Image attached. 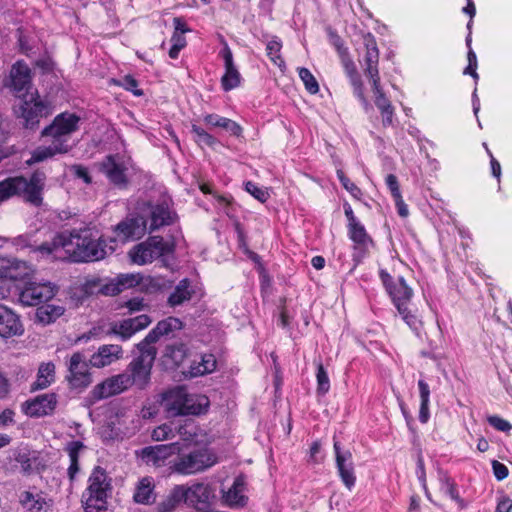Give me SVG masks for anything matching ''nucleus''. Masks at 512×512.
Masks as SVG:
<instances>
[{
  "label": "nucleus",
  "instance_id": "11",
  "mask_svg": "<svg viewBox=\"0 0 512 512\" xmlns=\"http://www.w3.org/2000/svg\"><path fill=\"white\" fill-rule=\"evenodd\" d=\"M129 381L128 373L124 372L108 377L93 387L87 397V402L93 405L102 399L121 394L131 387Z\"/></svg>",
  "mask_w": 512,
  "mask_h": 512
},
{
  "label": "nucleus",
  "instance_id": "7",
  "mask_svg": "<svg viewBox=\"0 0 512 512\" xmlns=\"http://www.w3.org/2000/svg\"><path fill=\"white\" fill-rule=\"evenodd\" d=\"M363 68V73L360 74L356 70L355 66H348L347 73L350 77L351 83L354 87V93L355 95L362 101V103L367 106L368 102L364 96L363 93V83H362V76L367 78L369 81L372 82L373 90L375 94V105L380 110V112L387 110L389 108H392V105L382 92L379 86V71L377 66H361Z\"/></svg>",
  "mask_w": 512,
  "mask_h": 512
},
{
  "label": "nucleus",
  "instance_id": "9",
  "mask_svg": "<svg viewBox=\"0 0 512 512\" xmlns=\"http://www.w3.org/2000/svg\"><path fill=\"white\" fill-rule=\"evenodd\" d=\"M171 246L160 236L149 237L146 241L134 246L129 251L131 261L137 265L151 263L155 259L169 253Z\"/></svg>",
  "mask_w": 512,
  "mask_h": 512
},
{
  "label": "nucleus",
  "instance_id": "17",
  "mask_svg": "<svg viewBox=\"0 0 512 512\" xmlns=\"http://www.w3.org/2000/svg\"><path fill=\"white\" fill-rule=\"evenodd\" d=\"M68 371L69 374L66 378L73 388H85L92 382L88 363L84 356L79 352L74 353L71 356Z\"/></svg>",
  "mask_w": 512,
  "mask_h": 512
},
{
  "label": "nucleus",
  "instance_id": "40",
  "mask_svg": "<svg viewBox=\"0 0 512 512\" xmlns=\"http://www.w3.org/2000/svg\"><path fill=\"white\" fill-rule=\"evenodd\" d=\"M418 388L420 394V409H419V420L422 423H426L429 419V402H430V388L424 380L418 381Z\"/></svg>",
  "mask_w": 512,
  "mask_h": 512
},
{
  "label": "nucleus",
  "instance_id": "27",
  "mask_svg": "<svg viewBox=\"0 0 512 512\" xmlns=\"http://www.w3.org/2000/svg\"><path fill=\"white\" fill-rule=\"evenodd\" d=\"M123 357V349L120 345L107 344L98 348L89 360L91 366L103 368L120 360Z\"/></svg>",
  "mask_w": 512,
  "mask_h": 512
},
{
  "label": "nucleus",
  "instance_id": "32",
  "mask_svg": "<svg viewBox=\"0 0 512 512\" xmlns=\"http://www.w3.org/2000/svg\"><path fill=\"white\" fill-rule=\"evenodd\" d=\"M65 312V307L57 304H44L37 307L35 312L36 322L42 325L54 323Z\"/></svg>",
  "mask_w": 512,
  "mask_h": 512
},
{
  "label": "nucleus",
  "instance_id": "52",
  "mask_svg": "<svg viewBox=\"0 0 512 512\" xmlns=\"http://www.w3.org/2000/svg\"><path fill=\"white\" fill-rule=\"evenodd\" d=\"M17 38L20 51L26 55L33 53V45L28 36H26L21 28L17 29Z\"/></svg>",
  "mask_w": 512,
  "mask_h": 512
},
{
  "label": "nucleus",
  "instance_id": "3",
  "mask_svg": "<svg viewBox=\"0 0 512 512\" xmlns=\"http://www.w3.org/2000/svg\"><path fill=\"white\" fill-rule=\"evenodd\" d=\"M162 404L170 416L200 415L207 410L209 400L204 395L189 394L184 387H175L164 394Z\"/></svg>",
  "mask_w": 512,
  "mask_h": 512
},
{
  "label": "nucleus",
  "instance_id": "30",
  "mask_svg": "<svg viewBox=\"0 0 512 512\" xmlns=\"http://www.w3.org/2000/svg\"><path fill=\"white\" fill-rule=\"evenodd\" d=\"M184 484L175 485L152 512H173L179 504L185 503Z\"/></svg>",
  "mask_w": 512,
  "mask_h": 512
},
{
  "label": "nucleus",
  "instance_id": "31",
  "mask_svg": "<svg viewBox=\"0 0 512 512\" xmlns=\"http://www.w3.org/2000/svg\"><path fill=\"white\" fill-rule=\"evenodd\" d=\"M348 229L350 238L355 244V249L358 250L360 256L363 257L369 247L373 245L372 239L360 222L348 225Z\"/></svg>",
  "mask_w": 512,
  "mask_h": 512
},
{
  "label": "nucleus",
  "instance_id": "53",
  "mask_svg": "<svg viewBox=\"0 0 512 512\" xmlns=\"http://www.w3.org/2000/svg\"><path fill=\"white\" fill-rule=\"evenodd\" d=\"M173 434L172 428L168 424H163L155 428L152 432V439L155 441H163L169 439Z\"/></svg>",
  "mask_w": 512,
  "mask_h": 512
},
{
  "label": "nucleus",
  "instance_id": "13",
  "mask_svg": "<svg viewBox=\"0 0 512 512\" xmlns=\"http://www.w3.org/2000/svg\"><path fill=\"white\" fill-rule=\"evenodd\" d=\"M380 278L398 312H404L405 307L410 306L413 295L412 289L408 287L403 277H398L393 281L391 275L385 270L380 271Z\"/></svg>",
  "mask_w": 512,
  "mask_h": 512
},
{
  "label": "nucleus",
  "instance_id": "18",
  "mask_svg": "<svg viewBox=\"0 0 512 512\" xmlns=\"http://www.w3.org/2000/svg\"><path fill=\"white\" fill-rule=\"evenodd\" d=\"M145 205L150 214L151 231L162 226L171 225L177 218L176 213L170 208V203L167 199H163L155 204L148 202Z\"/></svg>",
  "mask_w": 512,
  "mask_h": 512
},
{
  "label": "nucleus",
  "instance_id": "42",
  "mask_svg": "<svg viewBox=\"0 0 512 512\" xmlns=\"http://www.w3.org/2000/svg\"><path fill=\"white\" fill-rule=\"evenodd\" d=\"M186 352L187 349L183 343H173L166 346L164 356L171 359L173 364L180 365L186 357Z\"/></svg>",
  "mask_w": 512,
  "mask_h": 512
},
{
  "label": "nucleus",
  "instance_id": "47",
  "mask_svg": "<svg viewBox=\"0 0 512 512\" xmlns=\"http://www.w3.org/2000/svg\"><path fill=\"white\" fill-rule=\"evenodd\" d=\"M197 427L194 425V423L189 422L185 423L184 425H181L178 429V434L180 438L186 442V446L193 442L195 437H197L196 433Z\"/></svg>",
  "mask_w": 512,
  "mask_h": 512
},
{
  "label": "nucleus",
  "instance_id": "10",
  "mask_svg": "<svg viewBox=\"0 0 512 512\" xmlns=\"http://www.w3.org/2000/svg\"><path fill=\"white\" fill-rule=\"evenodd\" d=\"M80 117L73 113H61L57 115L53 122L45 127L41 135L51 137L55 143L69 144L70 135L79 128Z\"/></svg>",
  "mask_w": 512,
  "mask_h": 512
},
{
  "label": "nucleus",
  "instance_id": "6",
  "mask_svg": "<svg viewBox=\"0 0 512 512\" xmlns=\"http://www.w3.org/2000/svg\"><path fill=\"white\" fill-rule=\"evenodd\" d=\"M182 450L176 452L178 455L171 461L170 468L173 472L180 475H194L207 470L217 462V458L207 449H195L184 452L186 445H181Z\"/></svg>",
  "mask_w": 512,
  "mask_h": 512
},
{
  "label": "nucleus",
  "instance_id": "41",
  "mask_svg": "<svg viewBox=\"0 0 512 512\" xmlns=\"http://www.w3.org/2000/svg\"><path fill=\"white\" fill-rule=\"evenodd\" d=\"M222 87L225 91L238 87L241 83V74L235 66H226V71L221 78Z\"/></svg>",
  "mask_w": 512,
  "mask_h": 512
},
{
  "label": "nucleus",
  "instance_id": "61",
  "mask_svg": "<svg viewBox=\"0 0 512 512\" xmlns=\"http://www.w3.org/2000/svg\"><path fill=\"white\" fill-rule=\"evenodd\" d=\"M223 122H224L223 129L230 132L234 136L238 137L241 135L242 128L238 123H236L235 121L228 119V118L226 119V121H223Z\"/></svg>",
  "mask_w": 512,
  "mask_h": 512
},
{
  "label": "nucleus",
  "instance_id": "29",
  "mask_svg": "<svg viewBox=\"0 0 512 512\" xmlns=\"http://www.w3.org/2000/svg\"><path fill=\"white\" fill-rule=\"evenodd\" d=\"M71 150L69 144L55 143L51 140L49 145L39 146L33 150L30 159L27 160L28 165L43 162L53 158L57 154H66Z\"/></svg>",
  "mask_w": 512,
  "mask_h": 512
},
{
  "label": "nucleus",
  "instance_id": "21",
  "mask_svg": "<svg viewBox=\"0 0 512 512\" xmlns=\"http://www.w3.org/2000/svg\"><path fill=\"white\" fill-rule=\"evenodd\" d=\"M19 315L10 307L0 304V336L9 338L23 333Z\"/></svg>",
  "mask_w": 512,
  "mask_h": 512
},
{
  "label": "nucleus",
  "instance_id": "14",
  "mask_svg": "<svg viewBox=\"0 0 512 512\" xmlns=\"http://www.w3.org/2000/svg\"><path fill=\"white\" fill-rule=\"evenodd\" d=\"M32 77L29 66H11L8 76L4 79V86L16 97H27L32 88Z\"/></svg>",
  "mask_w": 512,
  "mask_h": 512
},
{
  "label": "nucleus",
  "instance_id": "16",
  "mask_svg": "<svg viewBox=\"0 0 512 512\" xmlns=\"http://www.w3.org/2000/svg\"><path fill=\"white\" fill-rule=\"evenodd\" d=\"M128 162L119 156L109 155L100 164V169L109 181L118 186L125 187L128 183Z\"/></svg>",
  "mask_w": 512,
  "mask_h": 512
},
{
  "label": "nucleus",
  "instance_id": "44",
  "mask_svg": "<svg viewBox=\"0 0 512 512\" xmlns=\"http://www.w3.org/2000/svg\"><path fill=\"white\" fill-rule=\"evenodd\" d=\"M317 393L325 395L330 389V380L328 374L321 362L317 364Z\"/></svg>",
  "mask_w": 512,
  "mask_h": 512
},
{
  "label": "nucleus",
  "instance_id": "23",
  "mask_svg": "<svg viewBox=\"0 0 512 512\" xmlns=\"http://www.w3.org/2000/svg\"><path fill=\"white\" fill-rule=\"evenodd\" d=\"M246 479L239 475L235 478L233 485L227 490H222V500L230 508H242L247 504L248 497L245 495Z\"/></svg>",
  "mask_w": 512,
  "mask_h": 512
},
{
  "label": "nucleus",
  "instance_id": "22",
  "mask_svg": "<svg viewBox=\"0 0 512 512\" xmlns=\"http://www.w3.org/2000/svg\"><path fill=\"white\" fill-rule=\"evenodd\" d=\"M115 232L122 242L139 239L146 232V221L143 217L127 218L116 226Z\"/></svg>",
  "mask_w": 512,
  "mask_h": 512
},
{
  "label": "nucleus",
  "instance_id": "43",
  "mask_svg": "<svg viewBox=\"0 0 512 512\" xmlns=\"http://www.w3.org/2000/svg\"><path fill=\"white\" fill-rule=\"evenodd\" d=\"M298 74L305 86V89L310 94H316L319 92L318 81H317L315 75L308 68L300 67L298 69Z\"/></svg>",
  "mask_w": 512,
  "mask_h": 512
},
{
  "label": "nucleus",
  "instance_id": "8",
  "mask_svg": "<svg viewBox=\"0 0 512 512\" xmlns=\"http://www.w3.org/2000/svg\"><path fill=\"white\" fill-rule=\"evenodd\" d=\"M17 113L18 117L23 120L22 124L25 128L34 129L38 126L41 118L51 114V107L48 102L40 98L36 91L23 97Z\"/></svg>",
  "mask_w": 512,
  "mask_h": 512
},
{
  "label": "nucleus",
  "instance_id": "15",
  "mask_svg": "<svg viewBox=\"0 0 512 512\" xmlns=\"http://www.w3.org/2000/svg\"><path fill=\"white\" fill-rule=\"evenodd\" d=\"M335 461L341 481L348 490H352L356 482L353 456L349 449L341 447L339 441L334 440Z\"/></svg>",
  "mask_w": 512,
  "mask_h": 512
},
{
  "label": "nucleus",
  "instance_id": "4",
  "mask_svg": "<svg viewBox=\"0 0 512 512\" xmlns=\"http://www.w3.org/2000/svg\"><path fill=\"white\" fill-rule=\"evenodd\" d=\"M88 487L82 494L81 502L85 512H101L107 508L108 490L110 482L103 468L97 466L93 469Z\"/></svg>",
  "mask_w": 512,
  "mask_h": 512
},
{
  "label": "nucleus",
  "instance_id": "24",
  "mask_svg": "<svg viewBox=\"0 0 512 512\" xmlns=\"http://www.w3.org/2000/svg\"><path fill=\"white\" fill-rule=\"evenodd\" d=\"M185 504L200 509L201 506H207L212 495V490L208 484L195 482L192 485H185Z\"/></svg>",
  "mask_w": 512,
  "mask_h": 512
},
{
  "label": "nucleus",
  "instance_id": "37",
  "mask_svg": "<svg viewBox=\"0 0 512 512\" xmlns=\"http://www.w3.org/2000/svg\"><path fill=\"white\" fill-rule=\"evenodd\" d=\"M48 500L41 493H32L30 491H24L20 496L21 504L32 512H39L45 506H49Z\"/></svg>",
  "mask_w": 512,
  "mask_h": 512
},
{
  "label": "nucleus",
  "instance_id": "2",
  "mask_svg": "<svg viewBox=\"0 0 512 512\" xmlns=\"http://www.w3.org/2000/svg\"><path fill=\"white\" fill-rule=\"evenodd\" d=\"M45 183L46 174L39 170L33 172L29 179L23 176L8 177L0 181V204L18 196L33 206H41Z\"/></svg>",
  "mask_w": 512,
  "mask_h": 512
},
{
  "label": "nucleus",
  "instance_id": "63",
  "mask_svg": "<svg viewBox=\"0 0 512 512\" xmlns=\"http://www.w3.org/2000/svg\"><path fill=\"white\" fill-rule=\"evenodd\" d=\"M13 245H15L18 248H26L31 247V235L25 234V235H19L12 240Z\"/></svg>",
  "mask_w": 512,
  "mask_h": 512
},
{
  "label": "nucleus",
  "instance_id": "19",
  "mask_svg": "<svg viewBox=\"0 0 512 512\" xmlns=\"http://www.w3.org/2000/svg\"><path fill=\"white\" fill-rule=\"evenodd\" d=\"M34 269L25 261L17 259L0 260V281L4 280H24L31 276Z\"/></svg>",
  "mask_w": 512,
  "mask_h": 512
},
{
  "label": "nucleus",
  "instance_id": "62",
  "mask_svg": "<svg viewBox=\"0 0 512 512\" xmlns=\"http://www.w3.org/2000/svg\"><path fill=\"white\" fill-rule=\"evenodd\" d=\"M125 307H127L130 312H137L143 310L145 303L143 298L136 297L128 300L125 303Z\"/></svg>",
  "mask_w": 512,
  "mask_h": 512
},
{
  "label": "nucleus",
  "instance_id": "59",
  "mask_svg": "<svg viewBox=\"0 0 512 512\" xmlns=\"http://www.w3.org/2000/svg\"><path fill=\"white\" fill-rule=\"evenodd\" d=\"M16 462L20 464L21 471L25 474L30 473L32 469L31 459L26 453H19L16 456Z\"/></svg>",
  "mask_w": 512,
  "mask_h": 512
},
{
  "label": "nucleus",
  "instance_id": "28",
  "mask_svg": "<svg viewBox=\"0 0 512 512\" xmlns=\"http://www.w3.org/2000/svg\"><path fill=\"white\" fill-rule=\"evenodd\" d=\"M182 446L179 442L171 444H161L156 446L145 447L142 450V456L147 462H152L154 465H160L167 457L180 452Z\"/></svg>",
  "mask_w": 512,
  "mask_h": 512
},
{
  "label": "nucleus",
  "instance_id": "51",
  "mask_svg": "<svg viewBox=\"0 0 512 512\" xmlns=\"http://www.w3.org/2000/svg\"><path fill=\"white\" fill-rule=\"evenodd\" d=\"M399 314L402 316L403 320L406 322V324L413 329L415 332H419V329L421 327V321L418 319V317L412 312L410 309V306L405 307L404 312H399Z\"/></svg>",
  "mask_w": 512,
  "mask_h": 512
},
{
  "label": "nucleus",
  "instance_id": "55",
  "mask_svg": "<svg viewBox=\"0 0 512 512\" xmlns=\"http://www.w3.org/2000/svg\"><path fill=\"white\" fill-rule=\"evenodd\" d=\"M487 420L492 427L499 431L507 432L512 429V425L507 420L499 416H489Z\"/></svg>",
  "mask_w": 512,
  "mask_h": 512
},
{
  "label": "nucleus",
  "instance_id": "1",
  "mask_svg": "<svg viewBox=\"0 0 512 512\" xmlns=\"http://www.w3.org/2000/svg\"><path fill=\"white\" fill-rule=\"evenodd\" d=\"M38 249L48 254H58L59 250L63 249L73 262L99 261L114 251V248L108 247L98 232L90 227L73 229L69 234L63 232L54 238L52 247L49 244H42Z\"/></svg>",
  "mask_w": 512,
  "mask_h": 512
},
{
  "label": "nucleus",
  "instance_id": "64",
  "mask_svg": "<svg viewBox=\"0 0 512 512\" xmlns=\"http://www.w3.org/2000/svg\"><path fill=\"white\" fill-rule=\"evenodd\" d=\"M512 510V499L508 497H503L497 507L495 512H510Z\"/></svg>",
  "mask_w": 512,
  "mask_h": 512
},
{
  "label": "nucleus",
  "instance_id": "38",
  "mask_svg": "<svg viewBox=\"0 0 512 512\" xmlns=\"http://www.w3.org/2000/svg\"><path fill=\"white\" fill-rule=\"evenodd\" d=\"M55 378V365L52 362L42 363L38 369L37 379L32 388L34 390L48 387Z\"/></svg>",
  "mask_w": 512,
  "mask_h": 512
},
{
  "label": "nucleus",
  "instance_id": "48",
  "mask_svg": "<svg viewBox=\"0 0 512 512\" xmlns=\"http://www.w3.org/2000/svg\"><path fill=\"white\" fill-rule=\"evenodd\" d=\"M245 190L261 203L266 202L269 198L267 189L261 188L251 181L246 182Z\"/></svg>",
  "mask_w": 512,
  "mask_h": 512
},
{
  "label": "nucleus",
  "instance_id": "46",
  "mask_svg": "<svg viewBox=\"0 0 512 512\" xmlns=\"http://www.w3.org/2000/svg\"><path fill=\"white\" fill-rule=\"evenodd\" d=\"M110 82L116 86H121V87L125 88L126 90L131 91L135 96L143 95V91L141 89L137 88V86H138L137 80L131 75H126L121 80L113 78V79H111Z\"/></svg>",
  "mask_w": 512,
  "mask_h": 512
},
{
  "label": "nucleus",
  "instance_id": "12",
  "mask_svg": "<svg viewBox=\"0 0 512 512\" xmlns=\"http://www.w3.org/2000/svg\"><path fill=\"white\" fill-rule=\"evenodd\" d=\"M56 293V286L50 282H26L19 290L18 300L23 306H40L51 300Z\"/></svg>",
  "mask_w": 512,
  "mask_h": 512
},
{
  "label": "nucleus",
  "instance_id": "25",
  "mask_svg": "<svg viewBox=\"0 0 512 512\" xmlns=\"http://www.w3.org/2000/svg\"><path fill=\"white\" fill-rule=\"evenodd\" d=\"M57 404L56 395L53 393L37 396L31 401H27L24 405V412L31 417H41L51 414Z\"/></svg>",
  "mask_w": 512,
  "mask_h": 512
},
{
  "label": "nucleus",
  "instance_id": "49",
  "mask_svg": "<svg viewBox=\"0 0 512 512\" xmlns=\"http://www.w3.org/2000/svg\"><path fill=\"white\" fill-rule=\"evenodd\" d=\"M440 481H441V490L448 494L453 500L459 502L461 505H462V499H460L457 491H456V488H455V485L454 483L450 480V478L443 474L441 477H440Z\"/></svg>",
  "mask_w": 512,
  "mask_h": 512
},
{
  "label": "nucleus",
  "instance_id": "58",
  "mask_svg": "<svg viewBox=\"0 0 512 512\" xmlns=\"http://www.w3.org/2000/svg\"><path fill=\"white\" fill-rule=\"evenodd\" d=\"M386 185L388 186L393 198H399V196H401L399 183L397 177L394 174L387 175Z\"/></svg>",
  "mask_w": 512,
  "mask_h": 512
},
{
  "label": "nucleus",
  "instance_id": "50",
  "mask_svg": "<svg viewBox=\"0 0 512 512\" xmlns=\"http://www.w3.org/2000/svg\"><path fill=\"white\" fill-rule=\"evenodd\" d=\"M337 176H338V179L340 180L341 184L343 185V187L355 198H360L361 195H362V192L361 190L353 183L350 181V179L348 177H346V175L344 174V172L342 170H337Z\"/></svg>",
  "mask_w": 512,
  "mask_h": 512
},
{
  "label": "nucleus",
  "instance_id": "56",
  "mask_svg": "<svg viewBox=\"0 0 512 512\" xmlns=\"http://www.w3.org/2000/svg\"><path fill=\"white\" fill-rule=\"evenodd\" d=\"M118 284L120 286L121 291L126 288H130L138 284V277L134 274H121L117 278Z\"/></svg>",
  "mask_w": 512,
  "mask_h": 512
},
{
  "label": "nucleus",
  "instance_id": "45",
  "mask_svg": "<svg viewBox=\"0 0 512 512\" xmlns=\"http://www.w3.org/2000/svg\"><path fill=\"white\" fill-rule=\"evenodd\" d=\"M191 130L192 133L194 134L195 141L199 145H207L209 147H213L218 143L215 137H213L211 134H209L203 128L197 125H192Z\"/></svg>",
  "mask_w": 512,
  "mask_h": 512
},
{
  "label": "nucleus",
  "instance_id": "34",
  "mask_svg": "<svg viewBox=\"0 0 512 512\" xmlns=\"http://www.w3.org/2000/svg\"><path fill=\"white\" fill-rule=\"evenodd\" d=\"M216 369V358L213 354H203L199 360H194L190 365L187 375L198 377L213 372Z\"/></svg>",
  "mask_w": 512,
  "mask_h": 512
},
{
  "label": "nucleus",
  "instance_id": "57",
  "mask_svg": "<svg viewBox=\"0 0 512 512\" xmlns=\"http://www.w3.org/2000/svg\"><path fill=\"white\" fill-rule=\"evenodd\" d=\"M99 291L101 294L106 296H114L122 292L116 278L106 284L101 285L99 287Z\"/></svg>",
  "mask_w": 512,
  "mask_h": 512
},
{
  "label": "nucleus",
  "instance_id": "20",
  "mask_svg": "<svg viewBox=\"0 0 512 512\" xmlns=\"http://www.w3.org/2000/svg\"><path fill=\"white\" fill-rule=\"evenodd\" d=\"M151 323L148 315L142 314L134 318L125 319L120 323H115L108 331L109 335H116L125 341L131 338L136 332L146 328Z\"/></svg>",
  "mask_w": 512,
  "mask_h": 512
},
{
  "label": "nucleus",
  "instance_id": "33",
  "mask_svg": "<svg viewBox=\"0 0 512 512\" xmlns=\"http://www.w3.org/2000/svg\"><path fill=\"white\" fill-rule=\"evenodd\" d=\"M133 499L139 504H151L155 501L154 482L150 477L142 478L136 485Z\"/></svg>",
  "mask_w": 512,
  "mask_h": 512
},
{
  "label": "nucleus",
  "instance_id": "36",
  "mask_svg": "<svg viewBox=\"0 0 512 512\" xmlns=\"http://www.w3.org/2000/svg\"><path fill=\"white\" fill-rule=\"evenodd\" d=\"M189 286L190 282L188 279L181 280L168 297V304L171 307H175L189 301L192 297V291L189 289Z\"/></svg>",
  "mask_w": 512,
  "mask_h": 512
},
{
  "label": "nucleus",
  "instance_id": "60",
  "mask_svg": "<svg viewBox=\"0 0 512 512\" xmlns=\"http://www.w3.org/2000/svg\"><path fill=\"white\" fill-rule=\"evenodd\" d=\"M494 476L497 480H503L508 476V468L497 460L492 462Z\"/></svg>",
  "mask_w": 512,
  "mask_h": 512
},
{
  "label": "nucleus",
  "instance_id": "39",
  "mask_svg": "<svg viewBox=\"0 0 512 512\" xmlns=\"http://www.w3.org/2000/svg\"><path fill=\"white\" fill-rule=\"evenodd\" d=\"M84 448V445L80 441L70 442L66 448L69 458L70 466L68 468V476L71 481L75 479L76 474L79 472V452Z\"/></svg>",
  "mask_w": 512,
  "mask_h": 512
},
{
  "label": "nucleus",
  "instance_id": "54",
  "mask_svg": "<svg viewBox=\"0 0 512 512\" xmlns=\"http://www.w3.org/2000/svg\"><path fill=\"white\" fill-rule=\"evenodd\" d=\"M281 43L277 39H272L267 43L266 50L267 55L269 56L272 62H276L277 60H281L280 51H281Z\"/></svg>",
  "mask_w": 512,
  "mask_h": 512
},
{
  "label": "nucleus",
  "instance_id": "35",
  "mask_svg": "<svg viewBox=\"0 0 512 512\" xmlns=\"http://www.w3.org/2000/svg\"><path fill=\"white\" fill-rule=\"evenodd\" d=\"M359 54L363 56L366 64H377L379 61V52L375 38L370 34H365L362 38V46L359 48Z\"/></svg>",
  "mask_w": 512,
  "mask_h": 512
},
{
  "label": "nucleus",
  "instance_id": "5",
  "mask_svg": "<svg viewBox=\"0 0 512 512\" xmlns=\"http://www.w3.org/2000/svg\"><path fill=\"white\" fill-rule=\"evenodd\" d=\"M136 347L139 355L128 364L124 373H128L131 387L135 385L138 389L143 390L150 383L157 349L155 346H147L143 342H139Z\"/></svg>",
  "mask_w": 512,
  "mask_h": 512
},
{
  "label": "nucleus",
  "instance_id": "26",
  "mask_svg": "<svg viewBox=\"0 0 512 512\" xmlns=\"http://www.w3.org/2000/svg\"><path fill=\"white\" fill-rule=\"evenodd\" d=\"M182 327L183 324L180 319L176 317H168L159 321L141 342L147 346H154L160 337L169 336L173 332L181 330Z\"/></svg>",
  "mask_w": 512,
  "mask_h": 512
}]
</instances>
